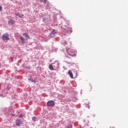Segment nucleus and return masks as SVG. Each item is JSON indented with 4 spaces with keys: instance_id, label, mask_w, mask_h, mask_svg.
Returning <instances> with one entry per match:
<instances>
[{
    "instance_id": "f257e3e1",
    "label": "nucleus",
    "mask_w": 128,
    "mask_h": 128,
    "mask_svg": "<svg viewBox=\"0 0 128 128\" xmlns=\"http://www.w3.org/2000/svg\"><path fill=\"white\" fill-rule=\"evenodd\" d=\"M66 52L68 54L69 56H76V51L72 48H68L66 50Z\"/></svg>"
},
{
    "instance_id": "f03ea898",
    "label": "nucleus",
    "mask_w": 128,
    "mask_h": 128,
    "mask_svg": "<svg viewBox=\"0 0 128 128\" xmlns=\"http://www.w3.org/2000/svg\"><path fill=\"white\" fill-rule=\"evenodd\" d=\"M2 40H10V34L8 33H5L2 36Z\"/></svg>"
},
{
    "instance_id": "7ed1b4c3",
    "label": "nucleus",
    "mask_w": 128,
    "mask_h": 128,
    "mask_svg": "<svg viewBox=\"0 0 128 128\" xmlns=\"http://www.w3.org/2000/svg\"><path fill=\"white\" fill-rule=\"evenodd\" d=\"M47 106H54V102L52 100L48 101L47 102Z\"/></svg>"
},
{
    "instance_id": "20e7f679",
    "label": "nucleus",
    "mask_w": 128,
    "mask_h": 128,
    "mask_svg": "<svg viewBox=\"0 0 128 128\" xmlns=\"http://www.w3.org/2000/svg\"><path fill=\"white\" fill-rule=\"evenodd\" d=\"M8 24L9 26H12L13 24H16V21H14V20L12 19H10L8 21Z\"/></svg>"
},
{
    "instance_id": "39448f33",
    "label": "nucleus",
    "mask_w": 128,
    "mask_h": 128,
    "mask_svg": "<svg viewBox=\"0 0 128 128\" xmlns=\"http://www.w3.org/2000/svg\"><path fill=\"white\" fill-rule=\"evenodd\" d=\"M68 74L70 78H74V75L72 74V72L71 70H70L68 71Z\"/></svg>"
},
{
    "instance_id": "423d86ee",
    "label": "nucleus",
    "mask_w": 128,
    "mask_h": 128,
    "mask_svg": "<svg viewBox=\"0 0 128 128\" xmlns=\"http://www.w3.org/2000/svg\"><path fill=\"white\" fill-rule=\"evenodd\" d=\"M23 36H25L26 40H30V36H28V34H26V33L23 34Z\"/></svg>"
},
{
    "instance_id": "0eeeda50",
    "label": "nucleus",
    "mask_w": 128,
    "mask_h": 128,
    "mask_svg": "<svg viewBox=\"0 0 128 128\" xmlns=\"http://www.w3.org/2000/svg\"><path fill=\"white\" fill-rule=\"evenodd\" d=\"M20 40H22V44H24V38L22 36H20Z\"/></svg>"
},
{
    "instance_id": "6e6552de",
    "label": "nucleus",
    "mask_w": 128,
    "mask_h": 128,
    "mask_svg": "<svg viewBox=\"0 0 128 128\" xmlns=\"http://www.w3.org/2000/svg\"><path fill=\"white\" fill-rule=\"evenodd\" d=\"M51 33L52 34H54V36L56 34V30L53 29L52 31L51 32Z\"/></svg>"
},
{
    "instance_id": "1a4fd4ad",
    "label": "nucleus",
    "mask_w": 128,
    "mask_h": 128,
    "mask_svg": "<svg viewBox=\"0 0 128 128\" xmlns=\"http://www.w3.org/2000/svg\"><path fill=\"white\" fill-rule=\"evenodd\" d=\"M92 86L91 85L89 86L88 87V90L89 92H91L92 90Z\"/></svg>"
},
{
    "instance_id": "9d476101",
    "label": "nucleus",
    "mask_w": 128,
    "mask_h": 128,
    "mask_svg": "<svg viewBox=\"0 0 128 128\" xmlns=\"http://www.w3.org/2000/svg\"><path fill=\"white\" fill-rule=\"evenodd\" d=\"M49 68H50V70H54V66H52V64H50V65H49Z\"/></svg>"
},
{
    "instance_id": "9b49d317",
    "label": "nucleus",
    "mask_w": 128,
    "mask_h": 128,
    "mask_svg": "<svg viewBox=\"0 0 128 128\" xmlns=\"http://www.w3.org/2000/svg\"><path fill=\"white\" fill-rule=\"evenodd\" d=\"M16 126L20 125V121L18 120H17L16 122Z\"/></svg>"
},
{
    "instance_id": "f8f14e48",
    "label": "nucleus",
    "mask_w": 128,
    "mask_h": 128,
    "mask_svg": "<svg viewBox=\"0 0 128 128\" xmlns=\"http://www.w3.org/2000/svg\"><path fill=\"white\" fill-rule=\"evenodd\" d=\"M54 35L52 34V33H50V34L49 35L50 38H54Z\"/></svg>"
},
{
    "instance_id": "ddd939ff",
    "label": "nucleus",
    "mask_w": 128,
    "mask_h": 128,
    "mask_svg": "<svg viewBox=\"0 0 128 128\" xmlns=\"http://www.w3.org/2000/svg\"><path fill=\"white\" fill-rule=\"evenodd\" d=\"M40 2H44V4H46V2H48V0H40Z\"/></svg>"
},
{
    "instance_id": "4468645a",
    "label": "nucleus",
    "mask_w": 128,
    "mask_h": 128,
    "mask_svg": "<svg viewBox=\"0 0 128 128\" xmlns=\"http://www.w3.org/2000/svg\"><path fill=\"white\" fill-rule=\"evenodd\" d=\"M24 114H21L20 115L19 118H24Z\"/></svg>"
},
{
    "instance_id": "2eb2a0df",
    "label": "nucleus",
    "mask_w": 128,
    "mask_h": 128,
    "mask_svg": "<svg viewBox=\"0 0 128 128\" xmlns=\"http://www.w3.org/2000/svg\"><path fill=\"white\" fill-rule=\"evenodd\" d=\"M32 120H34V122H36V117L34 116V117L32 118Z\"/></svg>"
},
{
    "instance_id": "dca6fc26",
    "label": "nucleus",
    "mask_w": 128,
    "mask_h": 128,
    "mask_svg": "<svg viewBox=\"0 0 128 128\" xmlns=\"http://www.w3.org/2000/svg\"><path fill=\"white\" fill-rule=\"evenodd\" d=\"M66 128H72V125H68L67 126Z\"/></svg>"
},
{
    "instance_id": "f3484780",
    "label": "nucleus",
    "mask_w": 128,
    "mask_h": 128,
    "mask_svg": "<svg viewBox=\"0 0 128 128\" xmlns=\"http://www.w3.org/2000/svg\"><path fill=\"white\" fill-rule=\"evenodd\" d=\"M0 12H2V7L0 6Z\"/></svg>"
},
{
    "instance_id": "a211bd4d",
    "label": "nucleus",
    "mask_w": 128,
    "mask_h": 128,
    "mask_svg": "<svg viewBox=\"0 0 128 128\" xmlns=\"http://www.w3.org/2000/svg\"><path fill=\"white\" fill-rule=\"evenodd\" d=\"M22 16H24V14H20V16H19V17L18 18H22Z\"/></svg>"
},
{
    "instance_id": "6ab92c4d",
    "label": "nucleus",
    "mask_w": 128,
    "mask_h": 128,
    "mask_svg": "<svg viewBox=\"0 0 128 128\" xmlns=\"http://www.w3.org/2000/svg\"><path fill=\"white\" fill-rule=\"evenodd\" d=\"M16 16H20V13H18V12H17V13H16Z\"/></svg>"
},
{
    "instance_id": "aec40b11",
    "label": "nucleus",
    "mask_w": 128,
    "mask_h": 128,
    "mask_svg": "<svg viewBox=\"0 0 128 128\" xmlns=\"http://www.w3.org/2000/svg\"><path fill=\"white\" fill-rule=\"evenodd\" d=\"M31 82H34V84H36V80H31Z\"/></svg>"
},
{
    "instance_id": "412c9836",
    "label": "nucleus",
    "mask_w": 128,
    "mask_h": 128,
    "mask_svg": "<svg viewBox=\"0 0 128 128\" xmlns=\"http://www.w3.org/2000/svg\"><path fill=\"white\" fill-rule=\"evenodd\" d=\"M12 116H14V114H12Z\"/></svg>"
}]
</instances>
